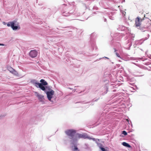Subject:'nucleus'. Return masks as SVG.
<instances>
[{
  "mask_svg": "<svg viewBox=\"0 0 151 151\" xmlns=\"http://www.w3.org/2000/svg\"><path fill=\"white\" fill-rule=\"evenodd\" d=\"M15 22V21L9 22L7 24V26L9 27H11L14 30L20 29V27L19 26L16 25Z\"/></svg>",
  "mask_w": 151,
  "mask_h": 151,
  "instance_id": "obj_1",
  "label": "nucleus"
},
{
  "mask_svg": "<svg viewBox=\"0 0 151 151\" xmlns=\"http://www.w3.org/2000/svg\"><path fill=\"white\" fill-rule=\"evenodd\" d=\"M66 134L69 136V138L71 139V142L73 138V136L76 133V131L73 129H69L65 131Z\"/></svg>",
  "mask_w": 151,
  "mask_h": 151,
  "instance_id": "obj_2",
  "label": "nucleus"
},
{
  "mask_svg": "<svg viewBox=\"0 0 151 151\" xmlns=\"http://www.w3.org/2000/svg\"><path fill=\"white\" fill-rule=\"evenodd\" d=\"M41 83H39V88H40L41 90L44 91H45V86L47 85L48 83L44 79H42L40 80Z\"/></svg>",
  "mask_w": 151,
  "mask_h": 151,
  "instance_id": "obj_3",
  "label": "nucleus"
},
{
  "mask_svg": "<svg viewBox=\"0 0 151 151\" xmlns=\"http://www.w3.org/2000/svg\"><path fill=\"white\" fill-rule=\"evenodd\" d=\"M47 95V98L49 100L51 101L52 96L54 94V91L53 90H51L50 91H47L46 90L44 91Z\"/></svg>",
  "mask_w": 151,
  "mask_h": 151,
  "instance_id": "obj_4",
  "label": "nucleus"
},
{
  "mask_svg": "<svg viewBox=\"0 0 151 151\" xmlns=\"http://www.w3.org/2000/svg\"><path fill=\"white\" fill-rule=\"evenodd\" d=\"M144 19L143 18L141 19L140 17H137L135 21V25L137 27L140 28V25L141 24V22H142Z\"/></svg>",
  "mask_w": 151,
  "mask_h": 151,
  "instance_id": "obj_5",
  "label": "nucleus"
},
{
  "mask_svg": "<svg viewBox=\"0 0 151 151\" xmlns=\"http://www.w3.org/2000/svg\"><path fill=\"white\" fill-rule=\"evenodd\" d=\"M76 139L77 138L78 139L83 138L86 139L87 137V134L86 133H83L82 134L77 133L76 134Z\"/></svg>",
  "mask_w": 151,
  "mask_h": 151,
  "instance_id": "obj_6",
  "label": "nucleus"
},
{
  "mask_svg": "<svg viewBox=\"0 0 151 151\" xmlns=\"http://www.w3.org/2000/svg\"><path fill=\"white\" fill-rule=\"evenodd\" d=\"M78 139L76 138H74L71 141V144L74 146V150H78V148L77 147V143Z\"/></svg>",
  "mask_w": 151,
  "mask_h": 151,
  "instance_id": "obj_7",
  "label": "nucleus"
},
{
  "mask_svg": "<svg viewBox=\"0 0 151 151\" xmlns=\"http://www.w3.org/2000/svg\"><path fill=\"white\" fill-rule=\"evenodd\" d=\"M30 56L32 58L36 57L37 55V52L35 50H31L29 53Z\"/></svg>",
  "mask_w": 151,
  "mask_h": 151,
  "instance_id": "obj_8",
  "label": "nucleus"
},
{
  "mask_svg": "<svg viewBox=\"0 0 151 151\" xmlns=\"http://www.w3.org/2000/svg\"><path fill=\"white\" fill-rule=\"evenodd\" d=\"M35 93L36 96L38 98L39 100L41 101H42L44 99V96L37 92H35Z\"/></svg>",
  "mask_w": 151,
  "mask_h": 151,
  "instance_id": "obj_9",
  "label": "nucleus"
},
{
  "mask_svg": "<svg viewBox=\"0 0 151 151\" xmlns=\"http://www.w3.org/2000/svg\"><path fill=\"white\" fill-rule=\"evenodd\" d=\"M31 83L34 85L37 88H39V83L37 82V81L36 80L33 79L31 81Z\"/></svg>",
  "mask_w": 151,
  "mask_h": 151,
  "instance_id": "obj_10",
  "label": "nucleus"
},
{
  "mask_svg": "<svg viewBox=\"0 0 151 151\" xmlns=\"http://www.w3.org/2000/svg\"><path fill=\"white\" fill-rule=\"evenodd\" d=\"M122 145L124 146L127 147H130L131 146L128 143L124 142L122 143Z\"/></svg>",
  "mask_w": 151,
  "mask_h": 151,
  "instance_id": "obj_11",
  "label": "nucleus"
},
{
  "mask_svg": "<svg viewBox=\"0 0 151 151\" xmlns=\"http://www.w3.org/2000/svg\"><path fill=\"white\" fill-rule=\"evenodd\" d=\"M138 29H140L142 31L144 32L145 31L146 29L145 27H143L140 26V28H139V27L137 28Z\"/></svg>",
  "mask_w": 151,
  "mask_h": 151,
  "instance_id": "obj_12",
  "label": "nucleus"
},
{
  "mask_svg": "<svg viewBox=\"0 0 151 151\" xmlns=\"http://www.w3.org/2000/svg\"><path fill=\"white\" fill-rule=\"evenodd\" d=\"M8 69V70L11 73H12V72H13L14 70L13 68L10 67H9Z\"/></svg>",
  "mask_w": 151,
  "mask_h": 151,
  "instance_id": "obj_13",
  "label": "nucleus"
},
{
  "mask_svg": "<svg viewBox=\"0 0 151 151\" xmlns=\"http://www.w3.org/2000/svg\"><path fill=\"white\" fill-rule=\"evenodd\" d=\"M12 73L16 76H17L18 74V73H17V71H16L14 69V70L13 72H12Z\"/></svg>",
  "mask_w": 151,
  "mask_h": 151,
  "instance_id": "obj_14",
  "label": "nucleus"
},
{
  "mask_svg": "<svg viewBox=\"0 0 151 151\" xmlns=\"http://www.w3.org/2000/svg\"><path fill=\"white\" fill-rule=\"evenodd\" d=\"M45 90H46V89H47L49 91H50L51 90H52L50 86H45Z\"/></svg>",
  "mask_w": 151,
  "mask_h": 151,
  "instance_id": "obj_15",
  "label": "nucleus"
},
{
  "mask_svg": "<svg viewBox=\"0 0 151 151\" xmlns=\"http://www.w3.org/2000/svg\"><path fill=\"white\" fill-rule=\"evenodd\" d=\"M86 138H87L90 140L92 139L93 141L95 140V138L91 137H89L87 135V137H86Z\"/></svg>",
  "mask_w": 151,
  "mask_h": 151,
  "instance_id": "obj_16",
  "label": "nucleus"
},
{
  "mask_svg": "<svg viewBox=\"0 0 151 151\" xmlns=\"http://www.w3.org/2000/svg\"><path fill=\"white\" fill-rule=\"evenodd\" d=\"M121 12L124 16H125L126 13L124 11L121 10Z\"/></svg>",
  "mask_w": 151,
  "mask_h": 151,
  "instance_id": "obj_17",
  "label": "nucleus"
},
{
  "mask_svg": "<svg viewBox=\"0 0 151 151\" xmlns=\"http://www.w3.org/2000/svg\"><path fill=\"white\" fill-rule=\"evenodd\" d=\"M100 148L102 151H108L107 150H106L105 148H104V147H100Z\"/></svg>",
  "mask_w": 151,
  "mask_h": 151,
  "instance_id": "obj_18",
  "label": "nucleus"
},
{
  "mask_svg": "<svg viewBox=\"0 0 151 151\" xmlns=\"http://www.w3.org/2000/svg\"><path fill=\"white\" fill-rule=\"evenodd\" d=\"M124 135H126L127 134V133L125 131H123L122 132V133Z\"/></svg>",
  "mask_w": 151,
  "mask_h": 151,
  "instance_id": "obj_19",
  "label": "nucleus"
},
{
  "mask_svg": "<svg viewBox=\"0 0 151 151\" xmlns=\"http://www.w3.org/2000/svg\"><path fill=\"white\" fill-rule=\"evenodd\" d=\"M115 53L117 56L118 57H120V56L118 52H116Z\"/></svg>",
  "mask_w": 151,
  "mask_h": 151,
  "instance_id": "obj_20",
  "label": "nucleus"
},
{
  "mask_svg": "<svg viewBox=\"0 0 151 151\" xmlns=\"http://www.w3.org/2000/svg\"><path fill=\"white\" fill-rule=\"evenodd\" d=\"M99 98H98V99H93V102H95V101H98V100L99 99Z\"/></svg>",
  "mask_w": 151,
  "mask_h": 151,
  "instance_id": "obj_21",
  "label": "nucleus"
},
{
  "mask_svg": "<svg viewBox=\"0 0 151 151\" xmlns=\"http://www.w3.org/2000/svg\"><path fill=\"white\" fill-rule=\"evenodd\" d=\"M109 18L112 20L114 19L113 17L109 16Z\"/></svg>",
  "mask_w": 151,
  "mask_h": 151,
  "instance_id": "obj_22",
  "label": "nucleus"
},
{
  "mask_svg": "<svg viewBox=\"0 0 151 151\" xmlns=\"http://www.w3.org/2000/svg\"><path fill=\"white\" fill-rule=\"evenodd\" d=\"M106 58L107 59H109V58H108L106 57H103V58Z\"/></svg>",
  "mask_w": 151,
  "mask_h": 151,
  "instance_id": "obj_23",
  "label": "nucleus"
},
{
  "mask_svg": "<svg viewBox=\"0 0 151 151\" xmlns=\"http://www.w3.org/2000/svg\"><path fill=\"white\" fill-rule=\"evenodd\" d=\"M104 21L105 22L106 21V18L104 19Z\"/></svg>",
  "mask_w": 151,
  "mask_h": 151,
  "instance_id": "obj_24",
  "label": "nucleus"
},
{
  "mask_svg": "<svg viewBox=\"0 0 151 151\" xmlns=\"http://www.w3.org/2000/svg\"><path fill=\"white\" fill-rule=\"evenodd\" d=\"M114 51H115V52L117 51V50L116 49H115V48H114Z\"/></svg>",
  "mask_w": 151,
  "mask_h": 151,
  "instance_id": "obj_25",
  "label": "nucleus"
},
{
  "mask_svg": "<svg viewBox=\"0 0 151 151\" xmlns=\"http://www.w3.org/2000/svg\"><path fill=\"white\" fill-rule=\"evenodd\" d=\"M0 45H2V46H3V45H4V44H0Z\"/></svg>",
  "mask_w": 151,
  "mask_h": 151,
  "instance_id": "obj_26",
  "label": "nucleus"
},
{
  "mask_svg": "<svg viewBox=\"0 0 151 151\" xmlns=\"http://www.w3.org/2000/svg\"><path fill=\"white\" fill-rule=\"evenodd\" d=\"M76 89H74L73 90V91H76Z\"/></svg>",
  "mask_w": 151,
  "mask_h": 151,
  "instance_id": "obj_27",
  "label": "nucleus"
},
{
  "mask_svg": "<svg viewBox=\"0 0 151 151\" xmlns=\"http://www.w3.org/2000/svg\"><path fill=\"white\" fill-rule=\"evenodd\" d=\"M68 88V89H72V88Z\"/></svg>",
  "mask_w": 151,
  "mask_h": 151,
  "instance_id": "obj_28",
  "label": "nucleus"
},
{
  "mask_svg": "<svg viewBox=\"0 0 151 151\" xmlns=\"http://www.w3.org/2000/svg\"><path fill=\"white\" fill-rule=\"evenodd\" d=\"M3 24H6V23L4 22H3Z\"/></svg>",
  "mask_w": 151,
  "mask_h": 151,
  "instance_id": "obj_29",
  "label": "nucleus"
},
{
  "mask_svg": "<svg viewBox=\"0 0 151 151\" xmlns=\"http://www.w3.org/2000/svg\"><path fill=\"white\" fill-rule=\"evenodd\" d=\"M124 1V2L125 1V0H123Z\"/></svg>",
  "mask_w": 151,
  "mask_h": 151,
  "instance_id": "obj_30",
  "label": "nucleus"
},
{
  "mask_svg": "<svg viewBox=\"0 0 151 151\" xmlns=\"http://www.w3.org/2000/svg\"><path fill=\"white\" fill-rule=\"evenodd\" d=\"M111 63H113L112 62Z\"/></svg>",
  "mask_w": 151,
  "mask_h": 151,
  "instance_id": "obj_31",
  "label": "nucleus"
}]
</instances>
